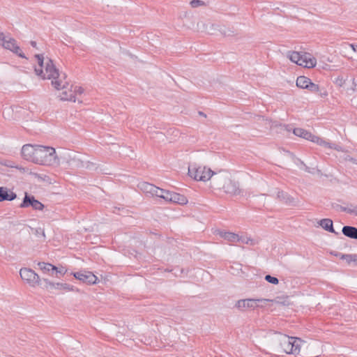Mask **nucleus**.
<instances>
[{
  "mask_svg": "<svg viewBox=\"0 0 357 357\" xmlns=\"http://www.w3.org/2000/svg\"><path fill=\"white\" fill-rule=\"evenodd\" d=\"M199 114L200 116H205V117H206V114H205L204 112H199Z\"/></svg>",
  "mask_w": 357,
  "mask_h": 357,
  "instance_id": "nucleus-42",
  "label": "nucleus"
},
{
  "mask_svg": "<svg viewBox=\"0 0 357 357\" xmlns=\"http://www.w3.org/2000/svg\"><path fill=\"white\" fill-rule=\"evenodd\" d=\"M305 170L307 172H309V173H312V172L311 171L310 168L308 167L307 166L305 165Z\"/></svg>",
  "mask_w": 357,
  "mask_h": 357,
  "instance_id": "nucleus-41",
  "label": "nucleus"
},
{
  "mask_svg": "<svg viewBox=\"0 0 357 357\" xmlns=\"http://www.w3.org/2000/svg\"><path fill=\"white\" fill-rule=\"evenodd\" d=\"M189 176L196 181H206L216 174L204 166L192 165L188 167Z\"/></svg>",
  "mask_w": 357,
  "mask_h": 357,
  "instance_id": "nucleus-4",
  "label": "nucleus"
},
{
  "mask_svg": "<svg viewBox=\"0 0 357 357\" xmlns=\"http://www.w3.org/2000/svg\"><path fill=\"white\" fill-rule=\"evenodd\" d=\"M66 271V269L63 266L60 268L56 267V269H54V272L56 273V276L57 278H60V276L65 275Z\"/></svg>",
  "mask_w": 357,
  "mask_h": 357,
  "instance_id": "nucleus-30",
  "label": "nucleus"
},
{
  "mask_svg": "<svg viewBox=\"0 0 357 357\" xmlns=\"http://www.w3.org/2000/svg\"><path fill=\"white\" fill-rule=\"evenodd\" d=\"M307 89L312 93H318L322 98L326 97L328 96V93L326 90L324 89H321L318 84L313 83L312 81H310V84H309V86L307 88Z\"/></svg>",
  "mask_w": 357,
  "mask_h": 357,
  "instance_id": "nucleus-19",
  "label": "nucleus"
},
{
  "mask_svg": "<svg viewBox=\"0 0 357 357\" xmlns=\"http://www.w3.org/2000/svg\"><path fill=\"white\" fill-rule=\"evenodd\" d=\"M169 199H171V202L181 205L186 204L188 203V199L185 196L174 192H172V197Z\"/></svg>",
  "mask_w": 357,
  "mask_h": 357,
  "instance_id": "nucleus-21",
  "label": "nucleus"
},
{
  "mask_svg": "<svg viewBox=\"0 0 357 357\" xmlns=\"http://www.w3.org/2000/svg\"><path fill=\"white\" fill-rule=\"evenodd\" d=\"M240 241H242L243 243H245L246 244H248L250 241V243L252 244V239H250V238H248L246 241L241 238V240Z\"/></svg>",
  "mask_w": 357,
  "mask_h": 357,
  "instance_id": "nucleus-37",
  "label": "nucleus"
},
{
  "mask_svg": "<svg viewBox=\"0 0 357 357\" xmlns=\"http://www.w3.org/2000/svg\"><path fill=\"white\" fill-rule=\"evenodd\" d=\"M35 57L38 60V67H35L34 71L38 76L43 79H52V84L57 90H60L61 86L63 89L66 87V84H68L66 80V75L59 73L51 59H45L42 54H36Z\"/></svg>",
  "mask_w": 357,
  "mask_h": 357,
  "instance_id": "nucleus-1",
  "label": "nucleus"
},
{
  "mask_svg": "<svg viewBox=\"0 0 357 357\" xmlns=\"http://www.w3.org/2000/svg\"><path fill=\"white\" fill-rule=\"evenodd\" d=\"M190 4L192 8H197L199 6H206V3L201 0H192L190 2Z\"/></svg>",
  "mask_w": 357,
  "mask_h": 357,
  "instance_id": "nucleus-26",
  "label": "nucleus"
},
{
  "mask_svg": "<svg viewBox=\"0 0 357 357\" xmlns=\"http://www.w3.org/2000/svg\"><path fill=\"white\" fill-rule=\"evenodd\" d=\"M349 161H351L354 164H357V160L353 158H349Z\"/></svg>",
  "mask_w": 357,
  "mask_h": 357,
  "instance_id": "nucleus-39",
  "label": "nucleus"
},
{
  "mask_svg": "<svg viewBox=\"0 0 357 357\" xmlns=\"http://www.w3.org/2000/svg\"><path fill=\"white\" fill-rule=\"evenodd\" d=\"M68 85V83L66 84V87L64 89L62 86L60 87V89L63 90L61 95V98L63 100H69L75 102L76 101V95L82 94L84 92V89L81 86H73V85L70 86V89H69Z\"/></svg>",
  "mask_w": 357,
  "mask_h": 357,
  "instance_id": "nucleus-7",
  "label": "nucleus"
},
{
  "mask_svg": "<svg viewBox=\"0 0 357 357\" xmlns=\"http://www.w3.org/2000/svg\"><path fill=\"white\" fill-rule=\"evenodd\" d=\"M270 301H272V300L266 298L241 299L236 302V303L235 304V307L240 310H244L245 308L255 309L256 307H262L264 306V304H266L267 302Z\"/></svg>",
  "mask_w": 357,
  "mask_h": 357,
  "instance_id": "nucleus-5",
  "label": "nucleus"
},
{
  "mask_svg": "<svg viewBox=\"0 0 357 357\" xmlns=\"http://www.w3.org/2000/svg\"><path fill=\"white\" fill-rule=\"evenodd\" d=\"M17 195L6 187H0V202L12 201L16 199Z\"/></svg>",
  "mask_w": 357,
  "mask_h": 357,
  "instance_id": "nucleus-13",
  "label": "nucleus"
},
{
  "mask_svg": "<svg viewBox=\"0 0 357 357\" xmlns=\"http://www.w3.org/2000/svg\"><path fill=\"white\" fill-rule=\"evenodd\" d=\"M332 207L335 208V209H337V210H340L342 212H344V211L342 209V208H346L345 206H342L339 205L337 204H332Z\"/></svg>",
  "mask_w": 357,
  "mask_h": 357,
  "instance_id": "nucleus-36",
  "label": "nucleus"
},
{
  "mask_svg": "<svg viewBox=\"0 0 357 357\" xmlns=\"http://www.w3.org/2000/svg\"><path fill=\"white\" fill-rule=\"evenodd\" d=\"M21 278L26 282L31 287H36L40 284V279L39 275L36 272L28 268H22L20 271Z\"/></svg>",
  "mask_w": 357,
  "mask_h": 357,
  "instance_id": "nucleus-6",
  "label": "nucleus"
},
{
  "mask_svg": "<svg viewBox=\"0 0 357 357\" xmlns=\"http://www.w3.org/2000/svg\"><path fill=\"white\" fill-rule=\"evenodd\" d=\"M216 188H222L224 191L230 195H236L241 192L238 183L229 178H225L223 185L215 183Z\"/></svg>",
  "mask_w": 357,
  "mask_h": 357,
  "instance_id": "nucleus-11",
  "label": "nucleus"
},
{
  "mask_svg": "<svg viewBox=\"0 0 357 357\" xmlns=\"http://www.w3.org/2000/svg\"><path fill=\"white\" fill-rule=\"evenodd\" d=\"M311 79L305 76H299L296 79V86L301 89H307Z\"/></svg>",
  "mask_w": 357,
  "mask_h": 357,
  "instance_id": "nucleus-24",
  "label": "nucleus"
},
{
  "mask_svg": "<svg viewBox=\"0 0 357 357\" xmlns=\"http://www.w3.org/2000/svg\"><path fill=\"white\" fill-rule=\"evenodd\" d=\"M12 52L21 58L26 59L25 54L22 52L21 48L17 45L15 46V48Z\"/></svg>",
  "mask_w": 357,
  "mask_h": 357,
  "instance_id": "nucleus-27",
  "label": "nucleus"
},
{
  "mask_svg": "<svg viewBox=\"0 0 357 357\" xmlns=\"http://www.w3.org/2000/svg\"><path fill=\"white\" fill-rule=\"evenodd\" d=\"M343 258L349 259L354 261H357V255H343Z\"/></svg>",
  "mask_w": 357,
  "mask_h": 357,
  "instance_id": "nucleus-35",
  "label": "nucleus"
},
{
  "mask_svg": "<svg viewBox=\"0 0 357 357\" xmlns=\"http://www.w3.org/2000/svg\"><path fill=\"white\" fill-rule=\"evenodd\" d=\"M32 207L33 209L36 211H43L45 206L38 200L36 199L34 196L29 195L27 192H25L24 197L22 200V202L20 204V208H28Z\"/></svg>",
  "mask_w": 357,
  "mask_h": 357,
  "instance_id": "nucleus-9",
  "label": "nucleus"
},
{
  "mask_svg": "<svg viewBox=\"0 0 357 357\" xmlns=\"http://www.w3.org/2000/svg\"><path fill=\"white\" fill-rule=\"evenodd\" d=\"M342 209L349 213V214H354L357 216V206H354L353 208H342Z\"/></svg>",
  "mask_w": 357,
  "mask_h": 357,
  "instance_id": "nucleus-31",
  "label": "nucleus"
},
{
  "mask_svg": "<svg viewBox=\"0 0 357 357\" xmlns=\"http://www.w3.org/2000/svg\"><path fill=\"white\" fill-rule=\"evenodd\" d=\"M165 190H163L162 188H160L157 186H155L154 192L153 193L152 196H155L157 197H160L162 199V197L164 196L163 194L165 192Z\"/></svg>",
  "mask_w": 357,
  "mask_h": 357,
  "instance_id": "nucleus-28",
  "label": "nucleus"
},
{
  "mask_svg": "<svg viewBox=\"0 0 357 357\" xmlns=\"http://www.w3.org/2000/svg\"><path fill=\"white\" fill-rule=\"evenodd\" d=\"M0 45L5 49L12 52L15 46L17 45V41L13 38L5 36L3 32L0 31Z\"/></svg>",
  "mask_w": 357,
  "mask_h": 357,
  "instance_id": "nucleus-12",
  "label": "nucleus"
},
{
  "mask_svg": "<svg viewBox=\"0 0 357 357\" xmlns=\"http://www.w3.org/2000/svg\"><path fill=\"white\" fill-rule=\"evenodd\" d=\"M54 289L63 290L66 291H79V289L77 288L68 283H55L54 285Z\"/></svg>",
  "mask_w": 357,
  "mask_h": 357,
  "instance_id": "nucleus-22",
  "label": "nucleus"
},
{
  "mask_svg": "<svg viewBox=\"0 0 357 357\" xmlns=\"http://www.w3.org/2000/svg\"><path fill=\"white\" fill-rule=\"evenodd\" d=\"M317 61L314 58H310L306 53L301 54V61H299L298 66L310 68L314 67Z\"/></svg>",
  "mask_w": 357,
  "mask_h": 357,
  "instance_id": "nucleus-14",
  "label": "nucleus"
},
{
  "mask_svg": "<svg viewBox=\"0 0 357 357\" xmlns=\"http://www.w3.org/2000/svg\"><path fill=\"white\" fill-rule=\"evenodd\" d=\"M30 44H31V45L33 47H34V48H37V43H36V41H34V40H31V41L30 42Z\"/></svg>",
  "mask_w": 357,
  "mask_h": 357,
  "instance_id": "nucleus-38",
  "label": "nucleus"
},
{
  "mask_svg": "<svg viewBox=\"0 0 357 357\" xmlns=\"http://www.w3.org/2000/svg\"><path fill=\"white\" fill-rule=\"evenodd\" d=\"M293 133L298 137H302L305 139H307L312 142H316L317 144L320 145H324L325 146L329 145V143L324 141L319 137L312 135L310 132L301 128H294Z\"/></svg>",
  "mask_w": 357,
  "mask_h": 357,
  "instance_id": "nucleus-8",
  "label": "nucleus"
},
{
  "mask_svg": "<svg viewBox=\"0 0 357 357\" xmlns=\"http://www.w3.org/2000/svg\"><path fill=\"white\" fill-rule=\"evenodd\" d=\"M217 234L229 242H238L241 240L238 234L229 231L218 230Z\"/></svg>",
  "mask_w": 357,
  "mask_h": 357,
  "instance_id": "nucleus-15",
  "label": "nucleus"
},
{
  "mask_svg": "<svg viewBox=\"0 0 357 357\" xmlns=\"http://www.w3.org/2000/svg\"><path fill=\"white\" fill-rule=\"evenodd\" d=\"M22 156L27 161L41 165H51L56 162V151L52 146L25 144L21 150Z\"/></svg>",
  "mask_w": 357,
  "mask_h": 357,
  "instance_id": "nucleus-2",
  "label": "nucleus"
},
{
  "mask_svg": "<svg viewBox=\"0 0 357 357\" xmlns=\"http://www.w3.org/2000/svg\"><path fill=\"white\" fill-rule=\"evenodd\" d=\"M42 281L45 283L46 288H48V287H50L52 289L54 288V285L55 283L50 282L48 279L43 278L42 280ZM40 282H41V280H40Z\"/></svg>",
  "mask_w": 357,
  "mask_h": 357,
  "instance_id": "nucleus-34",
  "label": "nucleus"
},
{
  "mask_svg": "<svg viewBox=\"0 0 357 357\" xmlns=\"http://www.w3.org/2000/svg\"><path fill=\"white\" fill-rule=\"evenodd\" d=\"M73 275L77 280L89 285L96 284L98 280L97 276L90 271H78L73 273Z\"/></svg>",
  "mask_w": 357,
  "mask_h": 357,
  "instance_id": "nucleus-10",
  "label": "nucleus"
},
{
  "mask_svg": "<svg viewBox=\"0 0 357 357\" xmlns=\"http://www.w3.org/2000/svg\"><path fill=\"white\" fill-rule=\"evenodd\" d=\"M265 280L273 284H278L279 283V280L275 277L271 276V275H266L265 276Z\"/></svg>",
  "mask_w": 357,
  "mask_h": 357,
  "instance_id": "nucleus-29",
  "label": "nucleus"
},
{
  "mask_svg": "<svg viewBox=\"0 0 357 357\" xmlns=\"http://www.w3.org/2000/svg\"><path fill=\"white\" fill-rule=\"evenodd\" d=\"M275 342L278 343L282 351L288 354L297 355L300 352L301 343L303 342L299 337H290L284 334L278 333Z\"/></svg>",
  "mask_w": 357,
  "mask_h": 357,
  "instance_id": "nucleus-3",
  "label": "nucleus"
},
{
  "mask_svg": "<svg viewBox=\"0 0 357 357\" xmlns=\"http://www.w3.org/2000/svg\"><path fill=\"white\" fill-rule=\"evenodd\" d=\"M38 266L44 273H50L52 275L54 273V269H56V266L45 262H39Z\"/></svg>",
  "mask_w": 357,
  "mask_h": 357,
  "instance_id": "nucleus-23",
  "label": "nucleus"
},
{
  "mask_svg": "<svg viewBox=\"0 0 357 357\" xmlns=\"http://www.w3.org/2000/svg\"><path fill=\"white\" fill-rule=\"evenodd\" d=\"M31 232L33 233L36 236L42 235L43 236H45V232L43 229L41 228H32L30 227Z\"/></svg>",
  "mask_w": 357,
  "mask_h": 357,
  "instance_id": "nucleus-32",
  "label": "nucleus"
},
{
  "mask_svg": "<svg viewBox=\"0 0 357 357\" xmlns=\"http://www.w3.org/2000/svg\"><path fill=\"white\" fill-rule=\"evenodd\" d=\"M319 225L326 231L328 232L333 233L336 235L338 234L337 231H335L333 228V222L331 219L329 218H324L319 220Z\"/></svg>",
  "mask_w": 357,
  "mask_h": 357,
  "instance_id": "nucleus-17",
  "label": "nucleus"
},
{
  "mask_svg": "<svg viewBox=\"0 0 357 357\" xmlns=\"http://www.w3.org/2000/svg\"><path fill=\"white\" fill-rule=\"evenodd\" d=\"M277 197L279 199L281 202H283L284 203L288 204V205H296L295 199L293 197L290 196L288 193L279 190L277 193Z\"/></svg>",
  "mask_w": 357,
  "mask_h": 357,
  "instance_id": "nucleus-16",
  "label": "nucleus"
},
{
  "mask_svg": "<svg viewBox=\"0 0 357 357\" xmlns=\"http://www.w3.org/2000/svg\"><path fill=\"white\" fill-rule=\"evenodd\" d=\"M219 176H215L214 178H213L212 181L215 183L217 181H219Z\"/></svg>",
  "mask_w": 357,
  "mask_h": 357,
  "instance_id": "nucleus-40",
  "label": "nucleus"
},
{
  "mask_svg": "<svg viewBox=\"0 0 357 357\" xmlns=\"http://www.w3.org/2000/svg\"><path fill=\"white\" fill-rule=\"evenodd\" d=\"M138 188L144 193L149 194L151 196L154 192L155 185L147 182H141L138 184Z\"/></svg>",
  "mask_w": 357,
  "mask_h": 357,
  "instance_id": "nucleus-20",
  "label": "nucleus"
},
{
  "mask_svg": "<svg viewBox=\"0 0 357 357\" xmlns=\"http://www.w3.org/2000/svg\"><path fill=\"white\" fill-rule=\"evenodd\" d=\"M287 57L291 60V61L298 65L299 61H301V54L298 52L289 51L287 52Z\"/></svg>",
  "mask_w": 357,
  "mask_h": 357,
  "instance_id": "nucleus-25",
  "label": "nucleus"
},
{
  "mask_svg": "<svg viewBox=\"0 0 357 357\" xmlns=\"http://www.w3.org/2000/svg\"><path fill=\"white\" fill-rule=\"evenodd\" d=\"M342 234L350 238L357 239V228L353 226H344L342 229Z\"/></svg>",
  "mask_w": 357,
  "mask_h": 357,
  "instance_id": "nucleus-18",
  "label": "nucleus"
},
{
  "mask_svg": "<svg viewBox=\"0 0 357 357\" xmlns=\"http://www.w3.org/2000/svg\"><path fill=\"white\" fill-rule=\"evenodd\" d=\"M172 192H170L169 190H165V192L163 194L164 196L162 197V199H163L166 202H171V199L169 198L172 197Z\"/></svg>",
  "mask_w": 357,
  "mask_h": 357,
  "instance_id": "nucleus-33",
  "label": "nucleus"
}]
</instances>
